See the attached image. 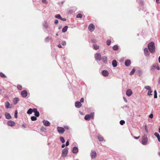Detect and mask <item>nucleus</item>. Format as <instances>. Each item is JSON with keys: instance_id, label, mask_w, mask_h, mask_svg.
Masks as SVG:
<instances>
[{"instance_id": "nucleus-1", "label": "nucleus", "mask_w": 160, "mask_h": 160, "mask_svg": "<svg viewBox=\"0 0 160 160\" xmlns=\"http://www.w3.org/2000/svg\"><path fill=\"white\" fill-rule=\"evenodd\" d=\"M148 48L150 52L152 53L155 51V46L154 42H151L148 44Z\"/></svg>"}, {"instance_id": "nucleus-2", "label": "nucleus", "mask_w": 160, "mask_h": 160, "mask_svg": "<svg viewBox=\"0 0 160 160\" xmlns=\"http://www.w3.org/2000/svg\"><path fill=\"white\" fill-rule=\"evenodd\" d=\"M148 140L147 135L144 134L142 137L141 143L143 145H146L147 144Z\"/></svg>"}, {"instance_id": "nucleus-3", "label": "nucleus", "mask_w": 160, "mask_h": 160, "mask_svg": "<svg viewBox=\"0 0 160 160\" xmlns=\"http://www.w3.org/2000/svg\"><path fill=\"white\" fill-rule=\"evenodd\" d=\"M68 148H65L63 149L62 151V156L63 157H66L68 153Z\"/></svg>"}, {"instance_id": "nucleus-4", "label": "nucleus", "mask_w": 160, "mask_h": 160, "mask_svg": "<svg viewBox=\"0 0 160 160\" xmlns=\"http://www.w3.org/2000/svg\"><path fill=\"white\" fill-rule=\"evenodd\" d=\"M95 58L96 60L100 61L102 60L101 55L99 53H96L95 54Z\"/></svg>"}, {"instance_id": "nucleus-5", "label": "nucleus", "mask_w": 160, "mask_h": 160, "mask_svg": "<svg viewBox=\"0 0 160 160\" xmlns=\"http://www.w3.org/2000/svg\"><path fill=\"white\" fill-rule=\"evenodd\" d=\"M88 29L91 32L93 31L95 29V26L92 23H91L88 27Z\"/></svg>"}, {"instance_id": "nucleus-6", "label": "nucleus", "mask_w": 160, "mask_h": 160, "mask_svg": "<svg viewBox=\"0 0 160 160\" xmlns=\"http://www.w3.org/2000/svg\"><path fill=\"white\" fill-rule=\"evenodd\" d=\"M57 130L59 133H63L65 131V129L62 127H57Z\"/></svg>"}, {"instance_id": "nucleus-7", "label": "nucleus", "mask_w": 160, "mask_h": 160, "mask_svg": "<svg viewBox=\"0 0 160 160\" xmlns=\"http://www.w3.org/2000/svg\"><path fill=\"white\" fill-rule=\"evenodd\" d=\"M21 95L23 98H26L28 95V92L26 90H23L21 92Z\"/></svg>"}, {"instance_id": "nucleus-8", "label": "nucleus", "mask_w": 160, "mask_h": 160, "mask_svg": "<svg viewBox=\"0 0 160 160\" xmlns=\"http://www.w3.org/2000/svg\"><path fill=\"white\" fill-rule=\"evenodd\" d=\"M7 125L8 126H11V127H13L15 125V122L11 120L9 121L7 123Z\"/></svg>"}, {"instance_id": "nucleus-9", "label": "nucleus", "mask_w": 160, "mask_h": 160, "mask_svg": "<svg viewBox=\"0 0 160 160\" xmlns=\"http://www.w3.org/2000/svg\"><path fill=\"white\" fill-rule=\"evenodd\" d=\"M102 74L104 77H107L109 75V72L107 70H103L101 72Z\"/></svg>"}, {"instance_id": "nucleus-10", "label": "nucleus", "mask_w": 160, "mask_h": 160, "mask_svg": "<svg viewBox=\"0 0 160 160\" xmlns=\"http://www.w3.org/2000/svg\"><path fill=\"white\" fill-rule=\"evenodd\" d=\"M131 61L129 59H127L125 62V65L127 67L129 66L131 64Z\"/></svg>"}, {"instance_id": "nucleus-11", "label": "nucleus", "mask_w": 160, "mask_h": 160, "mask_svg": "<svg viewBox=\"0 0 160 160\" xmlns=\"http://www.w3.org/2000/svg\"><path fill=\"white\" fill-rule=\"evenodd\" d=\"M144 53L146 57H148L150 54V52L147 48H145L144 49Z\"/></svg>"}, {"instance_id": "nucleus-12", "label": "nucleus", "mask_w": 160, "mask_h": 160, "mask_svg": "<svg viewBox=\"0 0 160 160\" xmlns=\"http://www.w3.org/2000/svg\"><path fill=\"white\" fill-rule=\"evenodd\" d=\"M75 107L78 108H80L82 106L81 103L80 102L78 101H76L75 102Z\"/></svg>"}, {"instance_id": "nucleus-13", "label": "nucleus", "mask_w": 160, "mask_h": 160, "mask_svg": "<svg viewBox=\"0 0 160 160\" xmlns=\"http://www.w3.org/2000/svg\"><path fill=\"white\" fill-rule=\"evenodd\" d=\"M90 155L92 159L94 158L96 156V152L95 151H92Z\"/></svg>"}, {"instance_id": "nucleus-14", "label": "nucleus", "mask_w": 160, "mask_h": 160, "mask_svg": "<svg viewBox=\"0 0 160 160\" xmlns=\"http://www.w3.org/2000/svg\"><path fill=\"white\" fill-rule=\"evenodd\" d=\"M132 93V91L130 89H128L126 92V94L128 96H131Z\"/></svg>"}, {"instance_id": "nucleus-15", "label": "nucleus", "mask_w": 160, "mask_h": 160, "mask_svg": "<svg viewBox=\"0 0 160 160\" xmlns=\"http://www.w3.org/2000/svg\"><path fill=\"white\" fill-rule=\"evenodd\" d=\"M42 122L44 125L48 127L50 125V122L47 120H43Z\"/></svg>"}, {"instance_id": "nucleus-16", "label": "nucleus", "mask_w": 160, "mask_h": 160, "mask_svg": "<svg viewBox=\"0 0 160 160\" xmlns=\"http://www.w3.org/2000/svg\"><path fill=\"white\" fill-rule=\"evenodd\" d=\"M5 107L7 109L11 108V107L10 106V105L9 102L8 101H6L5 103Z\"/></svg>"}, {"instance_id": "nucleus-17", "label": "nucleus", "mask_w": 160, "mask_h": 160, "mask_svg": "<svg viewBox=\"0 0 160 160\" xmlns=\"http://www.w3.org/2000/svg\"><path fill=\"white\" fill-rule=\"evenodd\" d=\"M5 116L6 118L8 119H9L12 118L10 114L8 112H6L5 113Z\"/></svg>"}, {"instance_id": "nucleus-18", "label": "nucleus", "mask_w": 160, "mask_h": 160, "mask_svg": "<svg viewBox=\"0 0 160 160\" xmlns=\"http://www.w3.org/2000/svg\"><path fill=\"white\" fill-rule=\"evenodd\" d=\"M72 152L73 153L76 154L78 152V149L77 147H74L72 150Z\"/></svg>"}, {"instance_id": "nucleus-19", "label": "nucleus", "mask_w": 160, "mask_h": 160, "mask_svg": "<svg viewBox=\"0 0 160 160\" xmlns=\"http://www.w3.org/2000/svg\"><path fill=\"white\" fill-rule=\"evenodd\" d=\"M102 59L104 63L106 64H107V57L106 56H103L102 58Z\"/></svg>"}, {"instance_id": "nucleus-20", "label": "nucleus", "mask_w": 160, "mask_h": 160, "mask_svg": "<svg viewBox=\"0 0 160 160\" xmlns=\"http://www.w3.org/2000/svg\"><path fill=\"white\" fill-rule=\"evenodd\" d=\"M19 100V99L18 98H14L13 100V103L14 105L16 104Z\"/></svg>"}, {"instance_id": "nucleus-21", "label": "nucleus", "mask_w": 160, "mask_h": 160, "mask_svg": "<svg viewBox=\"0 0 160 160\" xmlns=\"http://www.w3.org/2000/svg\"><path fill=\"white\" fill-rule=\"evenodd\" d=\"M112 64L113 67H116L117 66V62L116 60H114L112 61Z\"/></svg>"}, {"instance_id": "nucleus-22", "label": "nucleus", "mask_w": 160, "mask_h": 160, "mask_svg": "<svg viewBox=\"0 0 160 160\" xmlns=\"http://www.w3.org/2000/svg\"><path fill=\"white\" fill-rule=\"evenodd\" d=\"M154 135L157 137L158 142H160V136L158 132H155Z\"/></svg>"}, {"instance_id": "nucleus-23", "label": "nucleus", "mask_w": 160, "mask_h": 160, "mask_svg": "<svg viewBox=\"0 0 160 160\" xmlns=\"http://www.w3.org/2000/svg\"><path fill=\"white\" fill-rule=\"evenodd\" d=\"M90 115L88 114H86L85 117H84V119L87 121H89L91 119V118L90 117Z\"/></svg>"}, {"instance_id": "nucleus-24", "label": "nucleus", "mask_w": 160, "mask_h": 160, "mask_svg": "<svg viewBox=\"0 0 160 160\" xmlns=\"http://www.w3.org/2000/svg\"><path fill=\"white\" fill-rule=\"evenodd\" d=\"M43 27L46 28H48L49 27V25L48 22H44L43 24Z\"/></svg>"}, {"instance_id": "nucleus-25", "label": "nucleus", "mask_w": 160, "mask_h": 160, "mask_svg": "<svg viewBox=\"0 0 160 160\" xmlns=\"http://www.w3.org/2000/svg\"><path fill=\"white\" fill-rule=\"evenodd\" d=\"M68 26H65L62 28V32H66L68 29Z\"/></svg>"}, {"instance_id": "nucleus-26", "label": "nucleus", "mask_w": 160, "mask_h": 160, "mask_svg": "<svg viewBox=\"0 0 160 160\" xmlns=\"http://www.w3.org/2000/svg\"><path fill=\"white\" fill-rule=\"evenodd\" d=\"M157 66V64H153L151 67V69L152 71H153L156 68Z\"/></svg>"}, {"instance_id": "nucleus-27", "label": "nucleus", "mask_w": 160, "mask_h": 160, "mask_svg": "<svg viewBox=\"0 0 160 160\" xmlns=\"http://www.w3.org/2000/svg\"><path fill=\"white\" fill-rule=\"evenodd\" d=\"M33 112L32 109L31 108H29L27 111V113L28 114H30Z\"/></svg>"}, {"instance_id": "nucleus-28", "label": "nucleus", "mask_w": 160, "mask_h": 160, "mask_svg": "<svg viewBox=\"0 0 160 160\" xmlns=\"http://www.w3.org/2000/svg\"><path fill=\"white\" fill-rule=\"evenodd\" d=\"M112 48L114 50H118V45H116L113 47Z\"/></svg>"}, {"instance_id": "nucleus-29", "label": "nucleus", "mask_w": 160, "mask_h": 160, "mask_svg": "<svg viewBox=\"0 0 160 160\" xmlns=\"http://www.w3.org/2000/svg\"><path fill=\"white\" fill-rule=\"evenodd\" d=\"M135 69L134 68H133L132 71H131V72L130 73V75H133L134 73H135Z\"/></svg>"}, {"instance_id": "nucleus-30", "label": "nucleus", "mask_w": 160, "mask_h": 160, "mask_svg": "<svg viewBox=\"0 0 160 160\" xmlns=\"http://www.w3.org/2000/svg\"><path fill=\"white\" fill-rule=\"evenodd\" d=\"M60 141H61V142L62 143H64L65 142V139L64 138L62 137H60Z\"/></svg>"}, {"instance_id": "nucleus-31", "label": "nucleus", "mask_w": 160, "mask_h": 160, "mask_svg": "<svg viewBox=\"0 0 160 160\" xmlns=\"http://www.w3.org/2000/svg\"><path fill=\"white\" fill-rule=\"evenodd\" d=\"M98 140L100 142L103 141V138L101 136H99L98 137Z\"/></svg>"}, {"instance_id": "nucleus-32", "label": "nucleus", "mask_w": 160, "mask_h": 160, "mask_svg": "<svg viewBox=\"0 0 160 160\" xmlns=\"http://www.w3.org/2000/svg\"><path fill=\"white\" fill-rule=\"evenodd\" d=\"M93 48L95 50H98L99 48V47L98 45L96 44H94L93 45Z\"/></svg>"}, {"instance_id": "nucleus-33", "label": "nucleus", "mask_w": 160, "mask_h": 160, "mask_svg": "<svg viewBox=\"0 0 160 160\" xmlns=\"http://www.w3.org/2000/svg\"><path fill=\"white\" fill-rule=\"evenodd\" d=\"M0 76L2 78H6V76L2 72H0Z\"/></svg>"}, {"instance_id": "nucleus-34", "label": "nucleus", "mask_w": 160, "mask_h": 160, "mask_svg": "<svg viewBox=\"0 0 160 160\" xmlns=\"http://www.w3.org/2000/svg\"><path fill=\"white\" fill-rule=\"evenodd\" d=\"M37 119L35 116H32L31 117V119L32 121H35L37 120Z\"/></svg>"}, {"instance_id": "nucleus-35", "label": "nucleus", "mask_w": 160, "mask_h": 160, "mask_svg": "<svg viewBox=\"0 0 160 160\" xmlns=\"http://www.w3.org/2000/svg\"><path fill=\"white\" fill-rule=\"evenodd\" d=\"M55 18L59 19H60L61 17V15L59 14H56L55 16Z\"/></svg>"}, {"instance_id": "nucleus-36", "label": "nucleus", "mask_w": 160, "mask_h": 160, "mask_svg": "<svg viewBox=\"0 0 160 160\" xmlns=\"http://www.w3.org/2000/svg\"><path fill=\"white\" fill-rule=\"evenodd\" d=\"M90 115V118H91L93 119L94 118V113L93 112L91 113L90 114H89Z\"/></svg>"}, {"instance_id": "nucleus-37", "label": "nucleus", "mask_w": 160, "mask_h": 160, "mask_svg": "<svg viewBox=\"0 0 160 160\" xmlns=\"http://www.w3.org/2000/svg\"><path fill=\"white\" fill-rule=\"evenodd\" d=\"M34 115L36 117H39V116H40V113L38 111L37 112H35Z\"/></svg>"}, {"instance_id": "nucleus-38", "label": "nucleus", "mask_w": 160, "mask_h": 160, "mask_svg": "<svg viewBox=\"0 0 160 160\" xmlns=\"http://www.w3.org/2000/svg\"><path fill=\"white\" fill-rule=\"evenodd\" d=\"M138 75L140 76L142 73V72L141 70H138Z\"/></svg>"}, {"instance_id": "nucleus-39", "label": "nucleus", "mask_w": 160, "mask_h": 160, "mask_svg": "<svg viewBox=\"0 0 160 160\" xmlns=\"http://www.w3.org/2000/svg\"><path fill=\"white\" fill-rule=\"evenodd\" d=\"M154 98H157V93L156 90L154 91Z\"/></svg>"}, {"instance_id": "nucleus-40", "label": "nucleus", "mask_w": 160, "mask_h": 160, "mask_svg": "<svg viewBox=\"0 0 160 160\" xmlns=\"http://www.w3.org/2000/svg\"><path fill=\"white\" fill-rule=\"evenodd\" d=\"M82 15L81 13L78 14L77 15L76 17L78 18H82Z\"/></svg>"}, {"instance_id": "nucleus-41", "label": "nucleus", "mask_w": 160, "mask_h": 160, "mask_svg": "<svg viewBox=\"0 0 160 160\" xmlns=\"http://www.w3.org/2000/svg\"><path fill=\"white\" fill-rule=\"evenodd\" d=\"M119 123L120 125H122L125 123V122L123 120H121L120 121Z\"/></svg>"}, {"instance_id": "nucleus-42", "label": "nucleus", "mask_w": 160, "mask_h": 160, "mask_svg": "<svg viewBox=\"0 0 160 160\" xmlns=\"http://www.w3.org/2000/svg\"><path fill=\"white\" fill-rule=\"evenodd\" d=\"M14 117L15 118H18V111L17 110L15 112Z\"/></svg>"}, {"instance_id": "nucleus-43", "label": "nucleus", "mask_w": 160, "mask_h": 160, "mask_svg": "<svg viewBox=\"0 0 160 160\" xmlns=\"http://www.w3.org/2000/svg\"><path fill=\"white\" fill-rule=\"evenodd\" d=\"M17 88L18 90H21L22 89V86L21 85L18 84L17 85Z\"/></svg>"}, {"instance_id": "nucleus-44", "label": "nucleus", "mask_w": 160, "mask_h": 160, "mask_svg": "<svg viewBox=\"0 0 160 160\" xmlns=\"http://www.w3.org/2000/svg\"><path fill=\"white\" fill-rule=\"evenodd\" d=\"M40 130L42 131L45 132L46 131V129L44 127H42L41 128Z\"/></svg>"}, {"instance_id": "nucleus-45", "label": "nucleus", "mask_w": 160, "mask_h": 160, "mask_svg": "<svg viewBox=\"0 0 160 160\" xmlns=\"http://www.w3.org/2000/svg\"><path fill=\"white\" fill-rule=\"evenodd\" d=\"M111 41L110 40H108L106 42V43L107 45L109 46L110 45Z\"/></svg>"}, {"instance_id": "nucleus-46", "label": "nucleus", "mask_w": 160, "mask_h": 160, "mask_svg": "<svg viewBox=\"0 0 160 160\" xmlns=\"http://www.w3.org/2000/svg\"><path fill=\"white\" fill-rule=\"evenodd\" d=\"M145 88L147 90H148L150 91V90H151V87L148 86H146L145 87Z\"/></svg>"}, {"instance_id": "nucleus-47", "label": "nucleus", "mask_w": 160, "mask_h": 160, "mask_svg": "<svg viewBox=\"0 0 160 160\" xmlns=\"http://www.w3.org/2000/svg\"><path fill=\"white\" fill-rule=\"evenodd\" d=\"M91 42L92 43H95L97 42V41L96 39H92L91 40Z\"/></svg>"}, {"instance_id": "nucleus-48", "label": "nucleus", "mask_w": 160, "mask_h": 160, "mask_svg": "<svg viewBox=\"0 0 160 160\" xmlns=\"http://www.w3.org/2000/svg\"><path fill=\"white\" fill-rule=\"evenodd\" d=\"M49 38L48 37H47L45 39L44 41L46 42H49Z\"/></svg>"}, {"instance_id": "nucleus-49", "label": "nucleus", "mask_w": 160, "mask_h": 160, "mask_svg": "<svg viewBox=\"0 0 160 160\" xmlns=\"http://www.w3.org/2000/svg\"><path fill=\"white\" fill-rule=\"evenodd\" d=\"M152 92V91H151V89L150 90V91L148 90V96H150L152 95L151 93Z\"/></svg>"}, {"instance_id": "nucleus-50", "label": "nucleus", "mask_w": 160, "mask_h": 160, "mask_svg": "<svg viewBox=\"0 0 160 160\" xmlns=\"http://www.w3.org/2000/svg\"><path fill=\"white\" fill-rule=\"evenodd\" d=\"M144 2L143 0H141L140 1V5H143L144 4Z\"/></svg>"}, {"instance_id": "nucleus-51", "label": "nucleus", "mask_w": 160, "mask_h": 160, "mask_svg": "<svg viewBox=\"0 0 160 160\" xmlns=\"http://www.w3.org/2000/svg\"><path fill=\"white\" fill-rule=\"evenodd\" d=\"M32 109L33 112H34V113H35V112H38L37 109L36 108H33Z\"/></svg>"}, {"instance_id": "nucleus-52", "label": "nucleus", "mask_w": 160, "mask_h": 160, "mask_svg": "<svg viewBox=\"0 0 160 160\" xmlns=\"http://www.w3.org/2000/svg\"><path fill=\"white\" fill-rule=\"evenodd\" d=\"M66 42L65 41H63L62 42H61L62 45L63 46L65 45H66Z\"/></svg>"}, {"instance_id": "nucleus-53", "label": "nucleus", "mask_w": 160, "mask_h": 160, "mask_svg": "<svg viewBox=\"0 0 160 160\" xmlns=\"http://www.w3.org/2000/svg\"><path fill=\"white\" fill-rule=\"evenodd\" d=\"M42 2L43 3L47 4L48 2L46 0H42Z\"/></svg>"}, {"instance_id": "nucleus-54", "label": "nucleus", "mask_w": 160, "mask_h": 160, "mask_svg": "<svg viewBox=\"0 0 160 160\" xmlns=\"http://www.w3.org/2000/svg\"><path fill=\"white\" fill-rule=\"evenodd\" d=\"M149 118H152L153 117V114L152 113L150 114L149 115Z\"/></svg>"}, {"instance_id": "nucleus-55", "label": "nucleus", "mask_w": 160, "mask_h": 160, "mask_svg": "<svg viewBox=\"0 0 160 160\" xmlns=\"http://www.w3.org/2000/svg\"><path fill=\"white\" fill-rule=\"evenodd\" d=\"M69 145V141L68 140L66 143V144H65V145L66 146H68V145Z\"/></svg>"}, {"instance_id": "nucleus-56", "label": "nucleus", "mask_w": 160, "mask_h": 160, "mask_svg": "<svg viewBox=\"0 0 160 160\" xmlns=\"http://www.w3.org/2000/svg\"><path fill=\"white\" fill-rule=\"evenodd\" d=\"M60 19L63 21H65L66 20V19L65 18H63L62 17H61Z\"/></svg>"}, {"instance_id": "nucleus-57", "label": "nucleus", "mask_w": 160, "mask_h": 160, "mask_svg": "<svg viewBox=\"0 0 160 160\" xmlns=\"http://www.w3.org/2000/svg\"><path fill=\"white\" fill-rule=\"evenodd\" d=\"M84 101V98H81L80 100V102H83Z\"/></svg>"}, {"instance_id": "nucleus-58", "label": "nucleus", "mask_w": 160, "mask_h": 160, "mask_svg": "<svg viewBox=\"0 0 160 160\" xmlns=\"http://www.w3.org/2000/svg\"><path fill=\"white\" fill-rule=\"evenodd\" d=\"M58 20H55L54 21V23L55 24H57L58 23Z\"/></svg>"}, {"instance_id": "nucleus-59", "label": "nucleus", "mask_w": 160, "mask_h": 160, "mask_svg": "<svg viewBox=\"0 0 160 160\" xmlns=\"http://www.w3.org/2000/svg\"><path fill=\"white\" fill-rule=\"evenodd\" d=\"M123 100H124V101L125 102H127V100L126 98L125 97H123Z\"/></svg>"}, {"instance_id": "nucleus-60", "label": "nucleus", "mask_w": 160, "mask_h": 160, "mask_svg": "<svg viewBox=\"0 0 160 160\" xmlns=\"http://www.w3.org/2000/svg\"><path fill=\"white\" fill-rule=\"evenodd\" d=\"M64 128L67 129H69V127L68 126H66L64 127Z\"/></svg>"}, {"instance_id": "nucleus-61", "label": "nucleus", "mask_w": 160, "mask_h": 160, "mask_svg": "<svg viewBox=\"0 0 160 160\" xmlns=\"http://www.w3.org/2000/svg\"><path fill=\"white\" fill-rule=\"evenodd\" d=\"M156 68L158 70H159L160 69L159 67L157 64Z\"/></svg>"}, {"instance_id": "nucleus-62", "label": "nucleus", "mask_w": 160, "mask_h": 160, "mask_svg": "<svg viewBox=\"0 0 160 160\" xmlns=\"http://www.w3.org/2000/svg\"><path fill=\"white\" fill-rule=\"evenodd\" d=\"M145 130L147 132H148V130L147 128V126L146 125H145Z\"/></svg>"}, {"instance_id": "nucleus-63", "label": "nucleus", "mask_w": 160, "mask_h": 160, "mask_svg": "<svg viewBox=\"0 0 160 160\" xmlns=\"http://www.w3.org/2000/svg\"><path fill=\"white\" fill-rule=\"evenodd\" d=\"M133 137L134 139H138L139 138V137H136L135 136H134Z\"/></svg>"}, {"instance_id": "nucleus-64", "label": "nucleus", "mask_w": 160, "mask_h": 160, "mask_svg": "<svg viewBox=\"0 0 160 160\" xmlns=\"http://www.w3.org/2000/svg\"><path fill=\"white\" fill-rule=\"evenodd\" d=\"M58 47L59 48H62V46L60 44H59L57 45Z\"/></svg>"}]
</instances>
